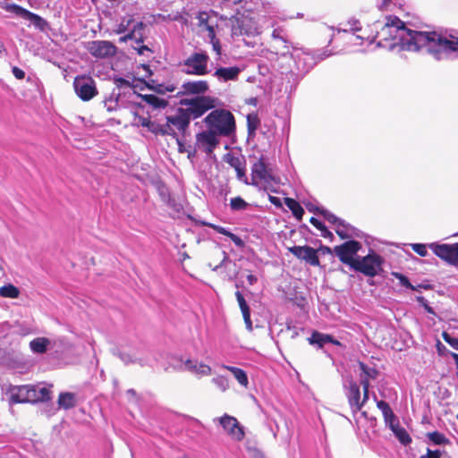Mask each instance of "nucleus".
Here are the masks:
<instances>
[{"label":"nucleus","mask_w":458,"mask_h":458,"mask_svg":"<svg viewBox=\"0 0 458 458\" xmlns=\"http://www.w3.org/2000/svg\"><path fill=\"white\" fill-rule=\"evenodd\" d=\"M377 30L376 38H378L377 47L393 50L399 47L400 50L417 52L425 48L434 59H441L445 48L440 47L448 44L441 40V34L437 31H422L408 29L404 22L396 16L386 17V22H375Z\"/></svg>","instance_id":"obj_1"},{"label":"nucleus","mask_w":458,"mask_h":458,"mask_svg":"<svg viewBox=\"0 0 458 458\" xmlns=\"http://www.w3.org/2000/svg\"><path fill=\"white\" fill-rule=\"evenodd\" d=\"M331 55L327 50L314 55L309 51L297 49L293 47L292 53L289 52L288 58L293 62V67L289 70L281 68V73H285L293 80L294 87L306 76L307 73L317 64L318 62L324 60Z\"/></svg>","instance_id":"obj_2"},{"label":"nucleus","mask_w":458,"mask_h":458,"mask_svg":"<svg viewBox=\"0 0 458 458\" xmlns=\"http://www.w3.org/2000/svg\"><path fill=\"white\" fill-rule=\"evenodd\" d=\"M209 130L216 135L229 137L235 132L236 125L233 114L226 109H215L204 119Z\"/></svg>","instance_id":"obj_3"},{"label":"nucleus","mask_w":458,"mask_h":458,"mask_svg":"<svg viewBox=\"0 0 458 458\" xmlns=\"http://www.w3.org/2000/svg\"><path fill=\"white\" fill-rule=\"evenodd\" d=\"M384 259L374 250L369 249V253L364 257H357L352 269L365 276L373 278L383 271Z\"/></svg>","instance_id":"obj_4"},{"label":"nucleus","mask_w":458,"mask_h":458,"mask_svg":"<svg viewBox=\"0 0 458 458\" xmlns=\"http://www.w3.org/2000/svg\"><path fill=\"white\" fill-rule=\"evenodd\" d=\"M179 104L187 106L184 111L191 121V119H197L208 110L215 108L216 99L209 96H199L191 98H182Z\"/></svg>","instance_id":"obj_5"},{"label":"nucleus","mask_w":458,"mask_h":458,"mask_svg":"<svg viewBox=\"0 0 458 458\" xmlns=\"http://www.w3.org/2000/svg\"><path fill=\"white\" fill-rule=\"evenodd\" d=\"M208 61L209 56L205 52H194L182 64V72L189 75H206Z\"/></svg>","instance_id":"obj_6"},{"label":"nucleus","mask_w":458,"mask_h":458,"mask_svg":"<svg viewBox=\"0 0 458 458\" xmlns=\"http://www.w3.org/2000/svg\"><path fill=\"white\" fill-rule=\"evenodd\" d=\"M360 249L361 243L360 242L349 240L343 244L335 246L333 251L342 263L349 266L352 269Z\"/></svg>","instance_id":"obj_7"},{"label":"nucleus","mask_w":458,"mask_h":458,"mask_svg":"<svg viewBox=\"0 0 458 458\" xmlns=\"http://www.w3.org/2000/svg\"><path fill=\"white\" fill-rule=\"evenodd\" d=\"M73 88L76 95L82 101H89L98 95L95 81L90 76H76L73 81Z\"/></svg>","instance_id":"obj_8"},{"label":"nucleus","mask_w":458,"mask_h":458,"mask_svg":"<svg viewBox=\"0 0 458 458\" xmlns=\"http://www.w3.org/2000/svg\"><path fill=\"white\" fill-rule=\"evenodd\" d=\"M428 248L449 265L458 267V242L454 244L431 242Z\"/></svg>","instance_id":"obj_9"},{"label":"nucleus","mask_w":458,"mask_h":458,"mask_svg":"<svg viewBox=\"0 0 458 458\" xmlns=\"http://www.w3.org/2000/svg\"><path fill=\"white\" fill-rule=\"evenodd\" d=\"M344 388L352 411L356 413L360 411L367 402H363V398L360 399V386L357 382L352 377L345 378L344 381Z\"/></svg>","instance_id":"obj_10"},{"label":"nucleus","mask_w":458,"mask_h":458,"mask_svg":"<svg viewBox=\"0 0 458 458\" xmlns=\"http://www.w3.org/2000/svg\"><path fill=\"white\" fill-rule=\"evenodd\" d=\"M165 125H168L170 129L174 131V132L177 133V138H179V133L182 136H184L189 126H190V116L186 114L184 108L179 107L176 110L175 114L167 115Z\"/></svg>","instance_id":"obj_11"},{"label":"nucleus","mask_w":458,"mask_h":458,"mask_svg":"<svg viewBox=\"0 0 458 458\" xmlns=\"http://www.w3.org/2000/svg\"><path fill=\"white\" fill-rule=\"evenodd\" d=\"M5 11L14 13L15 15L29 21L31 22L36 28L43 30L47 25V21L41 16L34 13L24 7L17 4H8L5 6Z\"/></svg>","instance_id":"obj_12"},{"label":"nucleus","mask_w":458,"mask_h":458,"mask_svg":"<svg viewBox=\"0 0 458 458\" xmlns=\"http://www.w3.org/2000/svg\"><path fill=\"white\" fill-rule=\"evenodd\" d=\"M220 425L223 427L225 431L236 441H241L244 437V428L236 420V418L225 414L218 419Z\"/></svg>","instance_id":"obj_13"},{"label":"nucleus","mask_w":458,"mask_h":458,"mask_svg":"<svg viewBox=\"0 0 458 458\" xmlns=\"http://www.w3.org/2000/svg\"><path fill=\"white\" fill-rule=\"evenodd\" d=\"M218 143L217 135L212 130L208 129L196 135V144L198 148L207 155H211Z\"/></svg>","instance_id":"obj_14"},{"label":"nucleus","mask_w":458,"mask_h":458,"mask_svg":"<svg viewBox=\"0 0 458 458\" xmlns=\"http://www.w3.org/2000/svg\"><path fill=\"white\" fill-rule=\"evenodd\" d=\"M88 50L97 58H107L115 55L116 47L109 41L96 40L89 43Z\"/></svg>","instance_id":"obj_15"},{"label":"nucleus","mask_w":458,"mask_h":458,"mask_svg":"<svg viewBox=\"0 0 458 458\" xmlns=\"http://www.w3.org/2000/svg\"><path fill=\"white\" fill-rule=\"evenodd\" d=\"M289 251L294 255L296 258L305 260L307 263H309L311 266L317 267L319 266V259L318 256V251L309 246H298L294 245L288 249Z\"/></svg>","instance_id":"obj_16"},{"label":"nucleus","mask_w":458,"mask_h":458,"mask_svg":"<svg viewBox=\"0 0 458 458\" xmlns=\"http://www.w3.org/2000/svg\"><path fill=\"white\" fill-rule=\"evenodd\" d=\"M225 161L236 172L237 179L248 184V177L246 175V160L243 156L236 157L231 153H227L224 157Z\"/></svg>","instance_id":"obj_17"},{"label":"nucleus","mask_w":458,"mask_h":458,"mask_svg":"<svg viewBox=\"0 0 458 458\" xmlns=\"http://www.w3.org/2000/svg\"><path fill=\"white\" fill-rule=\"evenodd\" d=\"M251 177L255 181L259 179L268 182L274 180L270 170L268 169L267 158L262 155L251 166Z\"/></svg>","instance_id":"obj_18"},{"label":"nucleus","mask_w":458,"mask_h":458,"mask_svg":"<svg viewBox=\"0 0 458 458\" xmlns=\"http://www.w3.org/2000/svg\"><path fill=\"white\" fill-rule=\"evenodd\" d=\"M260 30L256 21L252 19L244 18L240 21L238 27L233 28V35L247 36L248 38H254L259 35Z\"/></svg>","instance_id":"obj_19"},{"label":"nucleus","mask_w":458,"mask_h":458,"mask_svg":"<svg viewBox=\"0 0 458 458\" xmlns=\"http://www.w3.org/2000/svg\"><path fill=\"white\" fill-rule=\"evenodd\" d=\"M147 87L157 94L164 95L167 92H174L177 89V84L172 81H162L157 77L149 78Z\"/></svg>","instance_id":"obj_20"},{"label":"nucleus","mask_w":458,"mask_h":458,"mask_svg":"<svg viewBox=\"0 0 458 458\" xmlns=\"http://www.w3.org/2000/svg\"><path fill=\"white\" fill-rule=\"evenodd\" d=\"M50 399V387L40 385H29V403L47 402Z\"/></svg>","instance_id":"obj_21"},{"label":"nucleus","mask_w":458,"mask_h":458,"mask_svg":"<svg viewBox=\"0 0 458 458\" xmlns=\"http://www.w3.org/2000/svg\"><path fill=\"white\" fill-rule=\"evenodd\" d=\"M182 90L177 91L176 97L185 94H203L208 90V84L206 81H190L183 82Z\"/></svg>","instance_id":"obj_22"},{"label":"nucleus","mask_w":458,"mask_h":458,"mask_svg":"<svg viewBox=\"0 0 458 458\" xmlns=\"http://www.w3.org/2000/svg\"><path fill=\"white\" fill-rule=\"evenodd\" d=\"M10 403H29V385L11 386L8 389Z\"/></svg>","instance_id":"obj_23"},{"label":"nucleus","mask_w":458,"mask_h":458,"mask_svg":"<svg viewBox=\"0 0 458 458\" xmlns=\"http://www.w3.org/2000/svg\"><path fill=\"white\" fill-rule=\"evenodd\" d=\"M308 342L310 345L316 346L318 349H323L327 344L341 346V343L335 339L332 335L323 334L318 331H314L311 335L308 338Z\"/></svg>","instance_id":"obj_24"},{"label":"nucleus","mask_w":458,"mask_h":458,"mask_svg":"<svg viewBox=\"0 0 458 458\" xmlns=\"http://www.w3.org/2000/svg\"><path fill=\"white\" fill-rule=\"evenodd\" d=\"M196 19L198 20V27L201 30H207L208 37L210 40H214L216 38L215 27L216 26V23L212 22L209 13L205 11L199 12Z\"/></svg>","instance_id":"obj_25"},{"label":"nucleus","mask_w":458,"mask_h":458,"mask_svg":"<svg viewBox=\"0 0 458 458\" xmlns=\"http://www.w3.org/2000/svg\"><path fill=\"white\" fill-rule=\"evenodd\" d=\"M241 69L237 66L220 67L214 72L213 76L221 82H226L229 81H237Z\"/></svg>","instance_id":"obj_26"},{"label":"nucleus","mask_w":458,"mask_h":458,"mask_svg":"<svg viewBox=\"0 0 458 458\" xmlns=\"http://www.w3.org/2000/svg\"><path fill=\"white\" fill-rule=\"evenodd\" d=\"M335 232L341 239H351L353 237L361 238L363 236V233L360 230L355 228L343 219L336 226Z\"/></svg>","instance_id":"obj_27"},{"label":"nucleus","mask_w":458,"mask_h":458,"mask_svg":"<svg viewBox=\"0 0 458 458\" xmlns=\"http://www.w3.org/2000/svg\"><path fill=\"white\" fill-rule=\"evenodd\" d=\"M441 40L446 41L448 44H445L443 47V48H445L443 57L441 59H436L437 61L449 60L452 58L454 54H458V37L452 35L447 37L441 34ZM437 48H440V46H437Z\"/></svg>","instance_id":"obj_28"},{"label":"nucleus","mask_w":458,"mask_h":458,"mask_svg":"<svg viewBox=\"0 0 458 458\" xmlns=\"http://www.w3.org/2000/svg\"><path fill=\"white\" fill-rule=\"evenodd\" d=\"M148 131L156 135L172 136L173 138L176 139V141L180 147L182 146V141L179 138H177V133L174 132V131L170 129L168 125H165V123L161 124L156 121H153Z\"/></svg>","instance_id":"obj_29"},{"label":"nucleus","mask_w":458,"mask_h":458,"mask_svg":"<svg viewBox=\"0 0 458 458\" xmlns=\"http://www.w3.org/2000/svg\"><path fill=\"white\" fill-rule=\"evenodd\" d=\"M184 367L185 369L199 376H208L211 374V368L208 365L202 362L198 363V361L194 360H187L184 362Z\"/></svg>","instance_id":"obj_30"},{"label":"nucleus","mask_w":458,"mask_h":458,"mask_svg":"<svg viewBox=\"0 0 458 458\" xmlns=\"http://www.w3.org/2000/svg\"><path fill=\"white\" fill-rule=\"evenodd\" d=\"M145 103L152 106L154 109H164L168 106V100L154 94H137Z\"/></svg>","instance_id":"obj_31"},{"label":"nucleus","mask_w":458,"mask_h":458,"mask_svg":"<svg viewBox=\"0 0 458 458\" xmlns=\"http://www.w3.org/2000/svg\"><path fill=\"white\" fill-rule=\"evenodd\" d=\"M273 41L276 44L277 42H281L283 44V48L286 51H283L280 55L284 59L288 57L289 50H290V42L286 38L284 30L282 28H276L272 32Z\"/></svg>","instance_id":"obj_32"},{"label":"nucleus","mask_w":458,"mask_h":458,"mask_svg":"<svg viewBox=\"0 0 458 458\" xmlns=\"http://www.w3.org/2000/svg\"><path fill=\"white\" fill-rule=\"evenodd\" d=\"M50 341L45 337H38L30 343V350L34 353L43 354L47 352Z\"/></svg>","instance_id":"obj_33"},{"label":"nucleus","mask_w":458,"mask_h":458,"mask_svg":"<svg viewBox=\"0 0 458 458\" xmlns=\"http://www.w3.org/2000/svg\"><path fill=\"white\" fill-rule=\"evenodd\" d=\"M58 405L64 410L73 408L76 405L75 394L70 392L61 393L58 397Z\"/></svg>","instance_id":"obj_34"},{"label":"nucleus","mask_w":458,"mask_h":458,"mask_svg":"<svg viewBox=\"0 0 458 458\" xmlns=\"http://www.w3.org/2000/svg\"><path fill=\"white\" fill-rule=\"evenodd\" d=\"M284 204L292 211L293 216L296 219L301 220L305 212L303 208L296 199L292 198H284Z\"/></svg>","instance_id":"obj_35"},{"label":"nucleus","mask_w":458,"mask_h":458,"mask_svg":"<svg viewBox=\"0 0 458 458\" xmlns=\"http://www.w3.org/2000/svg\"><path fill=\"white\" fill-rule=\"evenodd\" d=\"M224 368L227 370H229L233 375V377H235V379L239 382V384L242 386H248V377H247V374L246 372L240 369V368H237V367H233V366H224Z\"/></svg>","instance_id":"obj_36"},{"label":"nucleus","mask_w":458,"mask_h":458,"mask_svg":"<svg viewBox=\"0 0 458 458\" xmlns=\"http://www.w3.org/2000/svg\"><path fill=\"white\" fill-rule=\"evenodd\" d=\"M114 354L117 355L124 364L139 363L142 367L147 364L143 359L138 357L136 354L131 355L122 351H117Z\"/></svg>","instance_id":"obj_37"},{"label":"nucleus","mask_w":458,"mask_h":458,"mask_svg":"<svg viewBox=\"0 0 458 458\" xmlns=\"http://www.w3.org/2000/svg\"><path fill=\"white\" fill-rule=\"evenodd\" d=\"M392 432L403 445L406 446L410 445L412 441L407 430L404 428L401 427L400 425L393 428Z\"/></svg>","instance_id":"obj_38"},{"label":"nucleus","mask_w":458,"mask_h":458,"mask_svg":"<svg viewBox=\"0 0 458 458\" xmlns=\"http://www.w3.org/2000/svg\"><path fill=\"white\" fill-rule=\"evenodd\" d=\"M20 293V289L13 284H6L0 287V296L3 298L15 299Z\"/></svg>","instance_id":"obj_39"},{"label":"nucleus","mask_w":458,"mask_h":458,"mask_svg":"<svg viewBox=\"0 0 458 458\" xmlns=\"http://www.w3.org/2000/svg\"><path fill=\"white\" fill-rule=\"evenodd\" d=\"M145 28L146 24L142 21H137L135 24H133L131 31L134 32L133 40L135 41L136 44H142L144 42L145 37L143 32Z\"/></svg>","instance_id":"obj_40"},{"label":"nucleus","mask_w":458,"mask_h":458,"mask_svg":"<svg viewBox=\"0 0 458 458\" xmlns=\"http://www.w3.org/2000/svg\"><path fill=\"white\" fill-rule=\"evenodd\" d=\"M260 123L259 115L256 113H251L247 115V129L248 135L254 136L255 132Z\"/></svg>","instance_id":"obj_41"},{"label":"nucleus","mask_w":458,"mask_h":458,"mask_svg":"<svg viewBox=\"0 0 458 458\" xmlns=\"http://www.w3.org/2000/svg\"><path fill=\"white\" fill-rule=\"evenodd\" d=\"M310 223L318 230L320 231L322 237L329 239L331 241L334 239V234L327 229V227L321 221L312 216L310 219Z\"/></svg>","instance_id":"obj_42"},{"label":"nucleus","mask_w":458,"mask_h":458,"mask_svg":"<svg viewBox=\"0 0 458 458\" xmlns=\"http://www.w3.org/2000/svg\"><path fill=\"white\" fill-rule=\"evenodd\" d=\"M427 437L434 445H441L450 444V440L439 431L428 432Z\"/></svg>","instance_id":"obj_43"},{"label":"nucleus","mask_w":458,"mask_h":458,"mask_svg":"<svg viewBox=\"0 0 458 458\" xmlns=\"http://www.w3.org/2000/svg\"><path fill=\"white\" fill-rule=\"evenodd\" d=\"M318 215H321L328 223L335 225L336 226L341 222V218L337 217L335 214L324 208H316Z\"/></svg>","instance_id":"obj_44"},{"label":"nucleus","mask_w":458,"mask_h":458,"mask_svg":"<svg viewBox=\"0 0 458 458\" xmlns=\"http://www.w3.org/2000/svg\"><path fill=\"white\" fill-rule=\"evenodd\" d=\"M249 204L242 198H232L230 201V208L232 211H242L248 208Z\"/></svg>","instance_id":"obj_45"},{"label":"nucleus","mask_w":458,"mask_h":458,"mask_svg":"<svg viewBox=\"0 0 458 458\" xmlns=\"http://www.w3.org/2000/svg\"><path fill=\"white\" fill-rule=\"evenodd\" d=\"M359 367L362 374H364V377L375 379L378 375V371L375 368L369 367L364 362L360 361Z\"/></svg>","instance_id":"obj_46"},{"label":"nucleus","mask_w":458,"mask_h":458,"mask_svg":"<svg viewBox=\"0 0 458 458\" xmlns=\"http://www.w3.org/2000/svg\"><path fill=\"white\" fill-rule=\"evenodd\" d=\"M118 96L119 94H114L113 92L109 98L104 100L105 107L108 112H112L116 109L118 106Z\"/></svg>","instance_id":"obj_47"},{"label":"nucleus","mask_w":458,"mask_h":458,"mask_svg":"<svg viewBox=\"0 0 458 458\" xmlns=\"http://www.w3.org/2000/svg\"><path fill=\"white\" fill-rule=\"evenodd\" d=\"M214 385L222 392H225L229 387V381L225 376H217L212 378Z\"/></svg>","instance_id":"obj_48"},{"label":"nucleus","mask_w":458,"mask_h":458,"mask_svg":"<svg viewBox=\"0 0 458 458\" xmlns=\"http://www.w3.org/2000/svg\"><path fill=\"white\" fill-rule=\"evenodd\" d=\"M392 276L399 280L402 286L410 290H416V287L411 284L409 278L403 274L399 272H392Z\"/></svg>","instance_id":"obj_49"},{"label":"nucleus","mask_w":458,"mask_h":458,"mask_svg":"<svg viewBox=\"0 0 458 458\" xmlns=\"http://www.w3.org/2000/svg\"><path fill=\"white\" fill-rule=\"evenodd\" d=\"M347 25L349 26V28L338 29V31L339 32L340 31H344V32L352 31V32L354 33V32L359 31V30H361L360 21L356 20L354 18L350 19L347 21Z\"/></svg>","instance_id":"obj_50"},{"label":"nucleus","mask_w":458,"mask_h":458,"mask_svg":"<svg viewBox=\"0 0 458 458\" xmlns=\"http://www.w3.org/2000/svg\"><path fill=\"white\" fill-rule=\"evenodd\" d=\"M383 417H384L386 425L388 426L391 430H393V428H394L395 427L400 425L399 420H398L397 417L394 415L393 411H391L390 413L387 412V414L384 415Z\"/></svg>","instance_id":"obj_51"},{"label":"nucleus","mask_w":458,"mask_h":458,"mask_svg":"<svg viewBox=\"0 0 458 458\" xmlns=\"http://www.w3.org/2000/svg\"><path fill=\"white\" fill-rule=\"evenodd\" d=\"M272 47L275 49V51H268V53L271 55V57L268 58L270 60H274V58H276L277 60L284 59L280 55L283 51H286L284 48H283V44L281 42H277L276 44L274 42Z\"/></svg>","instance_id":"obj_52"},{"label":"nucleus","mask_w":458,"mask_h":458,"mask_svg":"<svg viewBox=\"0 0 458 458\" xmlns=\"http://www.w3.org/2000/svg\"><path fill=\"white\" fill-rule=\"evenodd\" d=\"M411 247L414 252L420 257H426L428 255V244L424 243H411Z\"/></svg>","instance_id":"obj_53"},{"label":"nucleus","mask_w":458,"mask_h":458,"mask_svg":"<svg viewBox=\"0 0 458 458\" xmlns=\"http://www.w3.org/2000/svg\"><path fill=\"white\" fill-rule=\"evenodd\" d=\"M235 296H236L237 301L239 303L242 313L244 314L247 312H250V307H249L248 303L246 302L242 293L240 291H237L235 293Z\"/></svg>","instance_id":"obj_54"},{"label":"nucleus","mask_w":458,"mask_h":458,"mask_svg":"<svg viewBox=\"0 0 458 458\" xmlns=\"http://www.w3.org/2000/svg\"><path fill=\"white\" fill-rule=\"evenodd\" d=\"M442 337L452 348L458 351V338L452 336L446 332H443Z\"/></svg>","instance_id":"obj_55"},{"label":"nucleus","mask_w":458,"mask_h":458,"mask_svg":"<svg viewBox=\"0 0 458 458\" xmlns=\"http://www.w3.org/2000/svg\"><path fill=\"white\" fill-rule=\"evenodd\" d=\"M360 385L363 388V402H367L369 400V378L361 377Z\"/></svg>","instance_id":"obj_56"},{"label":"nucleus","mask_w":458,"mask_h":458,"mask_svg":"<svg viewBox=\"0 0 458 458\" xmlns=\"http://www.w3.org/2000/svg\"><path fill=\"white\" fill-rule=\"evenodd\" d=\"M416 299L428 313L436 315L434 309L428 304V301L423 296H418Z\"/></svg>","instance_id":"obj_57"},{"label":"nucleus","mask_w":458,"mask_h":458,"mask_svg":"<svg viewBox=\"0 0 458 458\" xmlns=\"http://www.w3.org/2000/svg\"><path fill=\"white\" fill-rule=\"evenodd\" d=\"M377 407L382 411L383 416L386 415L387 412L390 413L392 411L390 405L383 400L377 402Z\"/></svg>","instance_id":"obj_58"},{"label":"nucleus","mask_w":458,"mask_h":458,"mask_svg":"<svg viewBox=\"0 0 458 458\" xmlns=\"http://www.w3.org/2000/svg\"><path fill=\"white\" fill-rule=\"evenodd\" d=\"M208 226L215 230L216 233L224 234L228 237L232 233V232L229 229L217 225L209 224Z\"/></svg>","instance_id":"obj_59"},{"label":"nucleus","mask_w":458,"mask_h":458,"mask_svg":"<svg viewBox=\"0 0 458 458\" xmlns=\"http://www.w3.org/2000/svg\"><path fill=\"white\" fill-rule=\"evenodd\" d=\"M229 238L233 241V242L239 248H242L244 247L245 243L243 242V240L239 237L238 235L234 234V233H231L229 235Z\"/></svg>","instance_id":"obj_60"},{"label":"nucleus","mask_w":458,"mask_h":458,"mask_svg":"<svg viewBox=\"0 0 458 458\" xmlns=\"http://www.w3.org/2000/svg\"><path fill=\"white\" fill-rule=\"evenodd\" d=\"M137 46H133V49L137 51V53L140 55H143L145 54L146 51L148 52H151L150 48L146 46V45H143L142 44H136Z\"/></svg>","instance_id":"obj_61"},{"label":"nucleus","mask_w":458,"mask_h":458,"mask_svg":"<svg viewBox=\"0 0 458 458\" xmlns=\"http://www.w3.org/2000/svg\"><path fill=\"white\" fill-rule=\"evenodd\" d=\"M12 72L13 76L18 80H22L25 77V72L17 66H13L12 68Z\"/></svg>","instance_id":"obj_62"},{"label":"nucleus","mask_w":458,"mask_h":458,"mask_svg":"<svg viewBox=\"0 0 458 458\" xmlns=\"http://www.w3.org/2000/svg\"><path fill=\"white\" fill-rule=\"evenodd\" d=\"M242 317H243L244 322L246 324L247 329L252 330V322L250 319V312L242 314Z\"/></svg>","instance_id":"obj_63"},{"label":"nucleus","mask_w":458,"mask_h":458,"mask_svg":"<svg viewBox=\"0 0 458 458\" xmlns=\"http://www.w3.org/2000/svg\"><path fill=\"white\" fill-rule=\"evenodd\" d=\"M268 199L276 208H282V201L280 198L269 195Z\"/></svg>","instance_id":"obj_64"}]
</instances>
